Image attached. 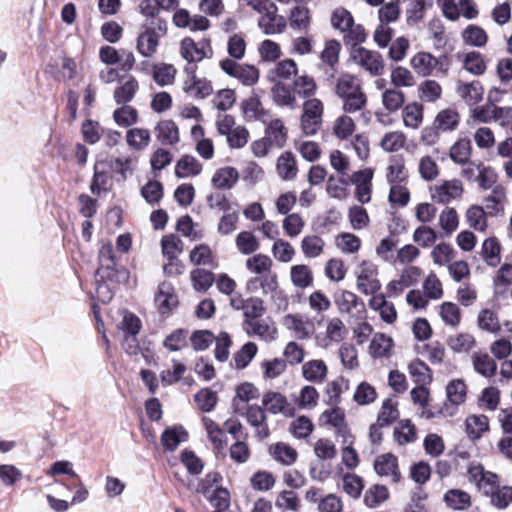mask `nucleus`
Instances as JSON below:
<instances>
[{"mask_svg":"<svg viewBox=\"0 0 512 512\" xmlns=\"http://www.w3.org/2000/svg\"><path fill=\"white\" fill-rule=\"evenodd\" d=\"M232 407L236 414L244 416L251 427L255 429L258 439L264 440L269 437L270 430L267 423L266 410L259 405H240L237 400H232Z\"/></svg>","mask_w":512,"mask_h":512,"instance_id":"f257e3e1","label":"nucleus"},{"mask_svg":"<svg viewBox=\"0 0 512 512\" xmlns=\"http://www.w3.org/2000/svg\"><path fill=\"white\" fill-rule=\"evenodd\" d=\"M323 103L317 98H311L303 103L301 115V129L306 136L315 135L321 128L323 116Z\"/></svg>","mask_w":512,"mask_h":512,"instance_id":"f03ea898","label":"nucleus"},{"mask_svg":"<svg viewBox=\"0 0 512 512\" xmlns=\"http://www.w3.org/2000/svg\"><path fill=\"white\" fill-rule=\"evenodd\" d=\"M353 58L371 75L377 76L382 74L384 65L382 56L378 52L358 47L353 51Z\"/></svg>","mask_w":512,"mask_h":512,"instance_id":"7ed1b4c3","label":"nucleus"},{"mask_svg":"<svg viewBox=\"0 0 512 512\" xmlns=\"http://www.w3.org/2000/svg\"><path fill=\"white\" fill-rule=\"evenodd\" d=\"M263 408L272 414H283L288 417L294 416V408L288 403L287 398L275 391H267L262 397Z\"/></svg>","mask_w":512,"mask_h":512,"instance_id":"20e7f679","label":"nucleus"},{"mask_svg":"<svg viewBox=\"0 0 512 512\" xmlns=\"http://www.w3.org/2000/svg\"><path fill=\"white\" fill-rule=\"evenodd\" d=\"M139 89L137 79L132 75H124L118 79V86L113 93L114 101L118 105L128 104L133 100Z\"/></svg>","mask_w":512,"mask_h":512,"instance_id":"39448f33","label":"nucleus"},{"mask_svg":"<svg viewBox=\"0 0 512 512\" xmlns=\"http://www.w3.org/2000/svg\"><path fill=\"white\" fill-rule=\"evenodd\" d=\"M374 470L380 476H391L393 482H399L401 474L398 468V459L392 453L378 456L374 461Z\"/></svg>","mask_w":512,"mask_h":512,"instance_id":"423d86ee","label":"nucleus"},{"mask_svg":"<svg viewBox=\"0 0 512 512\" xmlns=\"http://www.w3.org/2000/svg\"><path fill=\"white\" fill-rule=\"evenodd\" d=\"M205 46L209 44L205 41L195 42L192 38L186 37L181 41V56L189 63H197L206 57Z\"/></svg>","mask_w":512,"mask_h":512,"instance_id":"0eeeda50","label":"nucleus"},{"mask_svg":"<svg viewBox=\"0 0 512 512\" xmlns=\"http://www.w3.org/2000/svg\"><path fill=\"white\" fill-rule=\"evenodd\" d=\"M243 329L248 336H258L265 341L275 340L277 334V329L263 319L243 321Z\"/></svg>","mask_w":512,"mask_h":512,"instance_id":"6e6552de","label":"nucleus"},{"mask_svg":"<svg viewBox=\"0 0 512 512\" xmlns=\"http://www.w3.org/2000/svg\"><path fill=\"white\" fill-rule=\"evenodd\" d=\"M156 139L162 145H175L179 142V129L173 120H161L155 127Z\"/></svg>","mask_w":512,"mask_h":512,"instance_id":"1a4fd4ad","label":"nucleus"},{"mask_svg":"<svg viewBox=\"0 0 512 512\" xmlns=\"http://www.w3.org/2000/svg\"><path fill=\"white\" fill-rule=\"evenodd\" d=\"M456 92L468 105H475L482 100L484 88L477 80L470 83L458 81Z\"/></svg>","mask_w":512,"mask_h":512,"instance_id":"9d476101","label":"nucleus"},{"mask_svg":"<svg viewBox=\"0 0 512 512\" xmlns=\"http://www.w3.org/2000/svg\"><path fill=\"white\" fill-rule=\"evenodd\" d=\"M159 40L153 29H145L137 37L136 50L143 57H152L157 52Z\"/></svg>","mask_w":512,"mask_h":512,"instance_id":"9b49d317","label":"nucleus"},{"mask_svg":"<svg viewBox=\"0 0 512 512\" xmlns=\"http://www.w3.org/2000/svg\"><path fill=\"white\" fill-rule=\"evenodd\" d=\"M239 179V172L234 167H222L215 171L212 177V184L214 187L221 190L232 189Z\"/></svg>","mask_w":512,"mask_h":512,"instance_id":"f8f14e48","label":"nucleus"},{"mask_svg":"<svg viewBox=\"0 0 512 512\" xmlns=\"http://www.w3.org/2000/svg\"><path fill=\"white\" fill-rule=\"evenodd\" d=\"M188 433L183 426H173L165 429L161 435V443L166 451L173 452L180 443L187 441Z\"/></svg>","mask_w":512,"mask_h":512,"instance_id":"ddd939ff","label":"nucleus"},{"mask_svg":"<svg viewBox=\"0 0 512 512\" xmlns=\"http://www.w3.org/2000/svg\"><path fill=\"white\" fill-rule=\"evenodd\" d=\"M202 164L191 155L182 156L176 163L175 175L177 178L194 177L201 173Z\"/></svg>","mask_w":512,"mask_h":512,"instance_id":"4468645a","label":"nucleus"},{"mask_svg":"<svg viewBox=\"0 0 512 512\" xmlns=\"http://www.w3.org/2000/svg\"><path fill=\"white\" fill-rule=\"evenodd\" d=\"M286 25V19L277 12L263 15L258 21L259 28L266 35L282 33Z\"/></svg>","mask_w":512,"mask_h":512,"instance_id":"2eb2a0df","label":"nucleus"},{"mask_svg":"<svg viewBox=\"0 0 512 512\" xmlns=\"http://www.w3.org/2000/svg\"><path fill=\"white\" fill-rule=\"evenodd\" d=\"M374 274V269L363 268L357 277V288L365 295L375 294L381 289V283Z\"/></svg>","mask_w":512,"mask_h":512,"instance_id":"dca6fc26","label":"nucleus"},{"mask_svg":"<svg viewBox=\"0 0 512 512\" xmlns=\"http://www.w3.org/2000/svg\"><path fill=\"white\" fill-rule=\"evenodd\" d=\"M302 375L309 382L322 383L327 376V366L323 360H310L303 364Z\"/></svg>","mask_w":512,"mask_h":512,"instance_id":"f3484780","label":"nucleus"},{"mask_svg":"<svg viewBox=\"0 0 512 512\" xmlns=\"http://www.w3.org/2000/svg\"><path fill=\"white\" fill-rule=\"evenodd\" d=\"M283 324L287 329L292 330L298 339H307L312 332V325L298 315H286Z\"/></svg>","mask_w":512,"mask_h":512,"instance_id":"a211bd4d","label":"nucleus"},{"mask_svg":"<svg viewBox=\"0 0 512 512\" xmlns=\"http://www.w3.org/2000/svg\"><path fill=\"white\" fill-rule=\"evenodd\" d=\"M466 433L469 439L476 441L489 429V420L485 415H471L465 421Z\"/></svg>","mask_w":512,"mask_h":512,"instance_id":"6ab92c4d","label":"nucleus"},{"mask_svg":"<svg viewBox=\"0 0 512 512\" xmlns=\"http://www.w3.org/2000/svg\"><path fill=\"white\" fill-rule=\"evenodd\" d=\"M96 282H120L127 278V272L125 269H118L116 262L113 264L99 265L95 272Z\"/></svg>","mask_w":512,"mask_h":512,"instance_id":"aec40b11","label":"nucleus"},{"mask_svg":"<svg viewBox=\"0 0 512 512\" xmlns=\"http://www.w3.org/2000/svg\"><path fill=\"white\" fill-rule=\"evenodd\" d=\"M266 136L271 146L283 147L287 139V130L280 119L269 122Z\"/></svg>","mask_w":512,"mask_h":512,"instance_id":"412c9836","label":"nucleus"},{"mask_svg":"<svg viewBox=\"0 0 512 512\" xmlns=\"http://www.w3.org/2000/svg\"><path fill=\"white\" fill-rule=\"evenodd\" d=\"M459 121V113L453 108H447L438 112L434 124L437 125L441 131L445 132L455 130L459 125Z\"/></svg>","mask_w":512,"mask_h":512,"instance_id":"4be33fe9","label":"nucleus"},{"mask_svg":"<svg viewBox=\"0 0 512 512\" xmlns=\"http://www.w3.org/2000/svg\"><path fill=\"white\" fill-rule=\"evenodd\" d=\"M155 302L162 314L169 312L177 305V297L171 292V287L167 283H162L158 287L155 296Z\"/></svg>","mask_w":512,"mask_h":512,"instance_id":"5701e85b","label":"nucleus"},{"mask_svg":"<svg viewBox=\"0 0 512 512\" xmlns=\"http://www.w3.org/2000/svg\"><path fill=\"white\" fill-rule=\"evenodd\" d=\"M341 51V44L336 39L325 41L324 49L320 53V59L332 71H335L336 65L339 63V54Z\"/></svg>","mask_w":512,"mask_h":512,"instance_id":"b1692460","label":"nucleus"},{"mask_svg":"<svg viewBox=\"0 0 512 512\" xmlns=\"http://www.w3.org/2000/svg\"><path fill=\"white\" fill-rule=\"evenodd\" d=\"M435 63V57L428 52H419L410 61L412 68L423 77L432 74Z\"/></svg>","mask_w":512,"mask_h":512,"instance_id":"393cba45","label":"nucleus"},{"mask_svg":"<svg viewBox=\"0 0 512 512\" xmlns=\"http://www.w3.org/2000/svg\"><path fill=\"white\" fill-rule=\"evenodd\" d=\"M310 10L305 6H296L291 10L289 23L292 29L308 31L310 27Z\"/></svg>","mask_w":512,"mask_h":512,"instance_id":"a878e982","label":"nucleus"},{"mask_svg":"<svg viewBox=\"0 0 512 512\" xmlns=\"http://www.w3.org/2000/svg\"><path fill=\"white\" fill-rule=\"evenodd\" d=\"M471 141L468 138H460L450 148L451 160L458 164L468 163L471 156Z\"/></svg>","mask_w":512,"mask_h":512,"instance_id":"bb28decb","label":"nucleus"},{"mask_svg":"<svg viewBox=\"0 0 512 512\" xmlns=\"http://www.w3.org/2000/svg\"><path fill=\"white\" fill-rule=\"evenodd\" d=\"M444 501L448 507L454 510H465L471 504V497L463 490L451 489L445 493Z\"/></svg>","mask_w":512,"mask_h":512,"instance_id":"cd10ccee","label":"nucleus"},{"mask_svg":"<svg viewBox=\"0 0 512 512\" xmlns=\"http://www.w3.org/2000/svg\"><path fill=\"white\" fill-rule=\"evenodd\" d=\"M500 251L498 240L495 237H490L483 242L481 255L489 266L495 267L501 261Z\"/></svg>","mask_w":512,"mask_h":512,"instance_id":"c85d7f7f","label":"nucleus"},{"mask_svg":"<svg viewBox=\"0 0 512 512\" xmlns=\"http://www.w3.org/2000/svg\"><path fill=\"white\" fill-rule=\"evenodd\" d=\"M463 67L475 76L483 75L487 69L483 55L478 51H471L464 55Z\"/></svg>","mask_w":512,"mask_h":512,"instance_id":"c756f323","label":"nucleus"},{"mask_svg":"<svg viewBox=\"0 0 512 512\" xmlns=\"http://www.w3.org/2000/svg\"><path fill=\"white\" fill-rule=\"evenodd\" d=\"M362 90L361 85L357 78L350 74H344L338 78L336 84V94L345 99L346 97L355 94Z\"/></svg>","mask_w":512,"mask_h":512,"instance_id":"7c9ffc66","label":"nucleus"},{"mask_svg":"<svg viewBox=\"0 0 512 512\" xmlns=\"http://www.w3.org/2000/svg\"><path fill=\"white\" fill-rule=\"evenodd\" d=\"M325 242L317 235H307L301 241V250L305 257L317 258L324 250Z\"/></svg>","mask_w":512,"mask_h":512,"instance_id":"2f4dec72","label":"nucleus"},{"mask_svg":"<svg viewBox=\"0 0 512 512\" xmlns=\"http://www.w3.org/2000/svg\"><path fill=\"white\" fill-rule=\"evenodd\" d=\"M463 192L461 182L458 180L447 181L437 189L435 196L440 203H449L450 200L459 197Z\"/></svg>","mask_w":512,"mask_h":512,"instance_id":"473e14b6","label":"nucleus"},{"mask_svg":"<svg viewBox=\"0 0 512 512\" xmlns=\"http://www.w3.org/2000/svg\"><path fill=\"white\" fill-rule=\"evenodd\" d=\"M271 92L273 100L278 106H285L291 109L295 108L296 98L291 94L288 86L278 82L272 87Z\"/></svg>","mask_w":512,"mask_h":512,"instance_id":"72a5a7b5","label":"nucleus"},{"mask_svg":"<svg viewBox=\"0 0 512 512\" xmlns=\"http://www.w3.org/2000/svg\"><path fill=\"white\" fill-rule=\"evenodd\" d=\"M331 25L334 29L339 30L342 33L353 26L354 17L351 12L344 7L336 8L331 14Z\"/></svg>","mask_w":512,"mask_h":512,"instance_id":"f704fd0d","label":"nucleus"},{"mask_svg":"<svg viewBox=\"0 0 512 512\" xmlns=\"http://www.w3.org/2000/svg\"><path fill=\"white\" fill-rule=\"evenodd\" d=\"M389 497V491L384 485H373L364 495V504L369 508H375L386 501Z\"/></svg>","mask_w":512,"mask_h":512,"instance_id":"c9c22d12","label":"nucleus"},{"mask_svg":"<svg viewBox=\"0 0 512 512\" xmlns=\"http://www.w3.org/2000/svg\"><path fill=\"white\" fill-rule=\"evenodd\" d=\"M277 171L278 174L285 180L293 179L296 176V161L291 152H285L278 158Z\"/></svg>","mask_w":512,"mask_h":512,"instance_id":"e433bc0d","label":"nucleus"},{"mask_svg":"<svg viewBox=\"0 0 512 512\" xmlns=\"http://www.w3.org/2000/svg\"><path fill=\"white\" fill-rule=\"evenodd\" d=\"M113 119L121 127H129L138 121L137 110L127 104L121 105L113 112Z\"/></svg>","mask_w":512,"mask_h":512,"instance_id":"4c0bfd02","label":"nucleus"},{"mask_svg":"<svg viewBox=\"0 0 512 512\" xmlns=\"http://www.w3.org/2000/svg\"><path fill=\"white\" fill-rule=\"evenodd\" d=\"M506 200L505 188L501 185L493 187L491 194L485 199V208L491 215L503 210L502 204Z\"/></svg>","mask_w":512,"mask_h":512,"instance_id":"58836bf2","label":"nucleus"},{"mask_svg":"<svg viewBox=\"0 0 512 512\" xmlns=\"http://www.w3.org/2000/svg\"><path fill=\"white\" fill-rule=\"evenodd\" d=\"M273 262L265 254H256L246 260V268L256 275H264L271 271Z\"/></svg>","mask_w":512,"mask_h":512,"instance_id":"ea45409f","label":"nucleus"},{"mask_svg":"<svg viewBox=\"0 0 512 512\" xmlns=\"http://www.w3.org/2000/svg\"><path fill=\"white\" fill-rule=\"evenodd\" d=\"M408 368L411 377L417 384L425 385L431 382V371L424 361L416 359L409 364Z\"/></svg>","mask_w":512,"mask_h":512,"instance_id":"a19ab883","label":"nucleus"},{"mask_svg":"<svg viewBox=\"0 0 512 512\" xmlns=\"http://www.w3.org/2000/svg\"><path fill=\"white\" fill-rule=\"evenodd\" d=\"M433 6V0H414L407 8V24L415 25L424 17V11L427 7Z\"/></svg>","mask_w":512,"mask_h":512,"instance_id":"79ce46f5","label":"nucleus"},{"mask_svg":"<svg viewBox=\"0 0 512 512\" xmlns=\"http://www.w3.org/2000/svg\"><path fill=\"white\" fill-rule=\"evenodd\" d=\"M394 438L400 445H405L416 440L415 426L409 419L402 420L399 426L394 428Z\"/></svg>","mask_w":512,"mask_h":512,"instance_id":"37998d69","label":"nucleus"},{"mask_svg":"<svg viewBox=\"0 0 512 512\" xmlns=\"http://www.w3.org/2000/svg\"><path fill=\"white\" fill-rule=\"evenodd\" d=\"M295 92L303 97L310 98L315 95L317 84L313 77L308 75L297 76L293 82Z\"/></svg>","mask_w":512,"mask_h":512,"instance_id":"c03bdc74","label":"nucleus"},{"mask_svg":"<svg viewBox=\"0 0 512 512\" xmlns=\"http://www.w3.org/2000/svg\"><path fill=\"white\" fill-rule=\"evenodd\" d=\"M270 451L278 462L287 466L292 465L297 459V451L282 442L275 444Z\"/></svg>","mask_w":512,"mask_h":512,"instance_id":"a18cd8bd","label":"nucleus"},{"mask_svg":"<svg viewBox=\"0 0 512 512\" xmlns=\"http://www.w3.org/2000/svg\"><path fill=\"white\" fill-rule=\"evenodd\" d=\"M488 496H490V503L494 507H496L497 509H505L512 502V487L498 486L494 490H492Z\"/></svg>","mask_w":512,"mask_h":512,"instance_id":"49530a36","label":"nucleus"},{"mask_svg":"<svg viewBox=\"0 0 512 512\" xmlns=\"http://www.w3.org/2000/svg\"><path fill=\"white\" fill-rule=\"evenodd\" d=\"M473 366L477 373L484 377H492L497 370V364L488 354L476 355L473 359Z\"/></svg>","mask_w":512,"mask_h":512,"instance_id":"de8ad7c7","label":"nucleus"},{"mask_svg":"<svg viewBox=\"0 0 512 512\" xmlns=\"http://www.w3.org/2000/svg\"><path fill=\"white\" fill-rule=\"evenodd\" d=\"M162 252L168 260H177L182 252V241L174 234L166 235L161 240Z\"/></svg>","mask_w":512,"mask_h":512,"instance_id":"09e8293b","label":"nucleus"},{"mask_svg":"<svg viewBox=\"0 0 512 512\" xmlns=\"http://www.w3.org/2000/svg\"><path fill=\"white\" fill-rule=\"evenodd\" d=\"M136 164V158L117 157L112 161L111 168L120 176L121 180L125 181L128 177L132 176Z\"/></svg>","mask_w":512,"mask_h":512,"instance_id":"8fccbe9b","label":"nucleus"},{"mask_svg":"<svg viewBox=\"0 0 512 512\" xmlns=\"http://www.w3.org/2000/svg\"><path fill=\"white\" fill-rule=\"evenodd\" d=\"M292 283L298 288H306L313 282L311 270L306 265H295L291 267Z\"/></svg>","mask_w":512,"mask_h":512,"instance_id":"3c124183","label":"nucleus"},{"mask_svg":"<svg viewBox=\"0 0 512 512\" xmlns=\"http://www.w3.org/2000/svg\"><path fill=\"white\" fill-rule=\"evenodd\" d=\"M141 195L151 205L158 204L163 197V185L159 181L150 180L141 188Z\"/></svg>","mask_w":512,"mask_h":512,"instance_id":"603ef678","label":"nucleus"},{"mask_svg":"<svg viewBox=\"0 0 512 512\" xmlns=\"http://www.w3.org/2000/svg\"><path fill=\"white\" fill-rule=\"evenodd\" d=\"M176 69L171 64L155 65L153 79L159 86L170 85L174 82Z\"/></svg>","mask_w":512,"mask_h":512,"instance_id":"864d4df0","label":"nucleus"},{"mask_svg":"<svg viewBox=\"0 0 512 512\" xmlns=\"http://www.w3.org/2000/svg\"><path fill=\"white\" fill-rule=\"evenodd\" d=\"M258 351L257 345L253 342H247L234 355L235 367L244 369L252 361Z\"/></svg>","mask_w":512,"mask_h":512,"instance_id":"5fc2aeb1","label":"nucleus"},{"mask_svg":"<svg viewBox=\"0 0 512 512\" xmlns=\"http://www.w3.org/2000/svg\"><path fill=\"white\" fill-rule=\"evenodd\" d=\"M127 143L137 149H143L149 145L150 132L147 129L133 128L127 131Z\"/></svg>","mask_w":512,"mask_h":512,"instance_id":"6e6d98bb","label":"nucleus"},{"mask_svg":"<svg viewBox=\"0 0 512 512\" xmlns=\"http://www.w3.org/2000/svg\"><path fill=\"white\" fill-rule=\"evenodd\" d=\"M236 246L244 255L252 254L259 249L256 237L249 231H242L237 235Z\"/></svg>","mask_w":512,"mask_h":512,"instance_id":"4d7b16f0","label":"nucleus"},{"mask_svg":"<svg viewBox=\"0 0 512 512\" xmlns=\"http://www.w3.org/2000/svg\"><path fill=\"white\" fill-rule=\"evenodd\" d=\"M195 402L203 412L212 411L218 401L217 393L209 388H203L195 394Z\"/></svg>","mask_w":512,"mask_h":512,"instance_id":"13d9d810","label":"nucleus"},{"mask_svg":"<svg viewBox=\"0 0 512 512\" xmlns=\"http://www.w3.org/2000/svg\"><path fill=\"white\" fill-rule=\"evenodd\" d=\"M446 394L452 404L459 405L465 401L466 384L460 379L452 380L446 387Z\"/></svg>","mask_w":512,"mask_h":512,"instance_id":"bf43d9fd","label":"nucleus"},{"mask_svg":"<svg viewBox=\"0 0 512 512\" xmlns=\"http://www.w3.org/2000/svg\"><path fill=\"white\" fill-rule=\"evenodd\" d=\"M187 335V330L176 329L165 338L163 345L170 351H180L188 345Z\"/></svg>","mask_w":512,"mask_h":512,"instance_id":"052dcab7","label":"nucleus"},{"mask_svg":"<svg viewBox=\"0 0 512 512\" xmlns=\"http://www.w3.org/2000/svg\"><path fill=\"white\" fill-rule=\"evenodd\" d=\"M392 339L384 334H376L369 346L370 353L374 358L386 356L391 348Z\"/></svg>","mask_w":512,"mask_h":512,"instance_id":"680f3d73","label":"nucleus"},{"mask_svg":"<svg viewBox=\"0 0 512 512\" xmlns=\"http://www.w3.org/2000/svg\"><path fill=\"white\" fill-rule=\"evenodd\" d=\"M180 460L192 475H198L203 471V461L192 450L184 449L181 452Z\"/></svg>","mask_w":512,"mask_h":512,"instance_id":"e2e57ef3","label":"nucleus"},{"mask_svg":"<svg viewBox=\"0 0 512 512\" xmlns=\"http://www.w3.org/2000/svg\"><path fill=\"white\" fill-rule=\"evenodd\" d=\"M437 240V234L429 226L421 225L413 233V241L423 248L432 246Z\"/></svg>","mask_w":512,"mask_h":512,"instance_id":"0e129e2a","label":"nucleus"},{"mask_svg":"<svg viewBox=\"0 0 512 512\" xmlns=\"http://www.w3.org/2000/svg\"><path fill=\"white\" fill-rule=\"evenodd\" d=\"M423 109L420 104L412 103L403 110V121L405 126L417 128L422 122Z\"/></svg>","mask_w":512,"mask_h":512,"instance_id":"69168bd1","label":"nucleus"},{"mask_svg":"<svg viewBox=\"0 0 512 512\" xmlns=\"http://www.w3.org/2000/svg\"><path fill=\"white\" fill-rule=\"evenodd\" d=\"M463 38L467 44L482 47L487 43V34L481 27L469 25L463 32Z\"/></svg>","mask_w":512,"mask_h":512,"instance_id":"338daca9","label":"nucleus"},{"mask_svg":"<svg viewBox=\"0 0 512 512\" xmlns=\"http://www.w3.org/2000/svg\"><path fill=\"white\" fill-rule=\"evenodd\" d=\"M193 286L197 291H206L214 282V274L205 269H195L191 272Z\"/></svg>","mask_w":512,"mask_h":512,"instance_id":"774afa93","label":"nucleus"}]
</instances>
